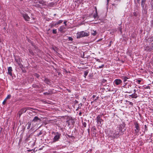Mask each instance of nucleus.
<instances>
[{"label":"nucleus","instance_id":"nucleus-1","mask_svg":"<svg viewBox=\"0 0 153 153\" xmlns=\"http://www.w3.org/2000/svg\"><path fill=\"white\" fill-rule=\"evenodd\" d=\"M123 126L120 125L118 128L119 131H112V134L111 135L114 138H117L119 136V134L122 135L123 134V131L122 129Z\"/></svg>","mask_w":153,"mask_h":153},{"label":"nucleus","instance_id":"nucleus-2","mask_svg":"<svg viewBox=\"0 0 153 153\" xmlns=\"http://www.w3.org/2000/svg\"><path fill=\"white\" fill-rule=\"evenodd\" d=\"M89 35V32H85L84 31H80L77 33L76 38L78 39L83 37L87 36Z\"/></svg>","mask_w":153,"mask_h":153},{"label":"nucleus","instance_id":"nucleus-3","mask_svg":"<svg viewBox=\"0 0 153 153\" xmlns=\"http://www.w3.org/2000/svg\"><path fill=\"white\" fill-rule=\"evenodd\" d=\"M53 133L54 134V136L53 138L52 143H55L58 141L60 138L61 134L59 133L56 132H53Z\"/></svg>","mask_w":153,"mask_h":153},{"label":"nucleus","instance_id":"nucleus-4","mask_svg":"<svg viewBox=\"0 0 153 153\" xmlns=\"http://www.w3.org/2000/svg\"><path fill=\"white\" fill-rule=\"evenodd\" d=\"M96 119L97 124L98 126H101L103 124V120L102 119L101 116L100 115H98Z\"/></svg>","mask_w":153,"mask_h":153},{"label":"nucleus","instance_id":"nucleus-5","mask_svg":"<svg viewBox=\"0 0 153 153\" xmlns=\"http://www.w3.org/2000/svg\"><path fill=\"white\" fill-rule=\"evenodd\" d=\"M113 83L116 85H120L122 83V81L120 79H116L114 81Z\"/></svg>","mask_w":153,"mask_h":153},{"label":"nucleus","instance_id":"nucleus-6","mask_svg":"<svg viewBox=\"0 0 153 153\" xmlns=\"http://www.w3.org/2000/svg\"><path fill=\"white\" fill-rule=\"evenodd\" d=\"M135 131L136 133H138L139 132L140 129L139 127V124L137 123H135Z\"/></svg>","mask_w":153,"mask_h":153},{"label":"nucleus","instance_id":"nucleus-7","mask_svg":"<svg viewBox=\"0 0 153 153\" xmlns=\"http://www.w3.org/2000/svg\"><path fill=\"white\" fill-rule=\"evenodd\" d=\"M22 16L25 21H28L30 19V17L26 14L23 13Z\"/></svg>","mask_w":153,"mask_h":153},{"label":"nucleus","instance_id":"nucleus-8","mask_svg":"<svg viewBox=\"0 0 153 153\" xmlns=\"http://www.w3.org/2000/svg\"><path fill=\"white\" fill-rule=\"evenodd\" d=\"M8 74L10 75V76H12V69L11 67H9L8 68Z\"/></svg>","mask_w":153,"mask_h":153},{"label":"nucleus","instance_id":"nucleus-9","mask_svg":"<svg viewBox=\"0 0 153 153\" xmlns=\"http://www.w3.org/2000/svg\"><path fill=\"white\" fill-rule=\"evenodd\" d=\"M39 3L41 4L44 5H46L47 4V3L46 2H45L43 0H39Z\"/></svg>","mask_w":153,"mask_h":153},{"label":"nucleus","instance_id":"nucleus-10","mask_svg":"<svg viewBox=\"0 0 153 153\" xmlns=\"http://www.w3.org/2000/svg\"><path fill=\"white\" fill-rule=\"evenodd\" d=\"M129 96L130 97L132 98H136L137 97V95L134 92V94L129 95Z\"/></svg>","mask_w":153,"mask_h":153},{"label":"nucleus","instance_id":"nucleus-11","mask_svg":"<svg viewBox=\"0 0 153 153\" xmlns=\"http://www.w3.org/2000/svg\"><path fill=\"white\" fill-rule=\"evenodd\" d=\"M65 29V27H64L63 25L60 27L59 28V29L58 30L61 32L62 33L63 32V30Z\"/></svg>","mask_w":153,"mask_h":153},{"label":"nucleus","instance_id":"nucleus-12","mask_svg":"<svg viewBox=\"0 0 153 153\" xmlns=\"http://www.w3.org/2000/svg\"><path fill=\"white\" fill-rule=\"evenodd\" d=\"M39 120V118L37 117L36 116L34 118L32 121L34 122H36L37 121Z\"/></svg>","mask_w":153,"mask_h":153},{"label":"nucleus","instance_id":"nucleus-13","mask_svg":"<svg viewBox=\"0 0 153 153\" xmlns=\"http://www.w3.org/2000/svg\"><path fill=\"white\" fill-rule=\"evenodd\" d=\"M97 32L95 30H91V34L93 36H95Z\"/></svg>","mask_w":153,"mask_h":153},{"label":"nucleus","instance_id":"nucleus-14","mask_svg":"<svg viewBox=\"0 0 153 153\" xmlns=\"http://www.w3.org/2000/svg\"><path fill=\"white\" fill-rule=\"evenodd\" d=\"M62 22H63V20H59L58 21L56 22L55 23H56V25H58L62 23Z\"/></svg>","mask_w":153,"mask_h":153},{"label":"nucleus","instance_id":"nucleus-15","mask_svg":"<svg viewBox=\"0 0 153 153\" xmlns=\"http://www.w3.org/2000/svg\"><path fill=\"white\" fill-rule=\"evenodd\" d=\"M122 78L124 82H126L128 79V78L126 76H123Z\"/></svg>","mask_w":153,"mask_h":153},{"label":"nucleus","instance_id":"nucleus-16","mask_svg":"<svg viewBox=\"0 0 153 153\" xmlns=\"http://www.w3.org/2000/svg\"><path fill=\"white\" fill-rule=\"evenodd\" d=\"M27 109L26 108H23L21 110L20 112H22V113L25 112L27 111Z\"/></svg>","mask_w":153,"mask_h":153},{"label":"nucleus","instance_id":"nucleus-17","mask_svg":"<svg viewBox=\"0 0 153 153\" xmlns=\"http://www.w3.org/2000/svg\"><path fill=\"white\" fill-rule=\"evenodd\" d=\"M28 126L27 127V129H29L30 128L31 125V123L30 122H28L27 123Z\"/></svg>","mask_w":153,"mask_h":153},{"label":"nucleus","instance_id":"nucleus-18","mask_svg":"<svg viewBox=\"0 0 153 153\" xmlns=\"http://www.w3.org/2000/svg\"><path fill=\"white\" fill-rule=\"evenodd\" d=\"M88 72L87 71H84V75L85 76H87V75L88 74Z\"/></svg>","mask_w":153,"mask_h":153},{"label":"nucleus","instance_id":"nucleus-19","mask_svg":"<svg viewBox=\"0 0 153 153\" xmlns=\"http://www.w3.org/2000/svg\"><path fill=\"white\" fill-rule=\"evenodd\" d=\"M10 97H11V95L10 94H9L7 96V97L6 98V99L7 100L8 99H10Z\"/></svg>","mask_w":153,"mask_h":153},{"label":"nucleus","instance_id":"nucleus-20","mask_svg":"<svg viewBox=\"0 0 153 153\" xmlns=\"http://www.w3.org/2000/svg\"><path fill=\"white\" fill-rule=\"evenodd\" d=\"M53 33L54 34H56L57 33L56 29H53Z\"/></svg>","mask_w":153,"mask_h":153},{"label":"nucleus","instance_id":"nucleus-21","mask_svg":"<svg viewBox=\"0 0 153 153\" xmlns=\"http://www.w3.org/2000/svg\"><path fill=\"white\" fill-rule=\"evenodd\" d=\"M56 25L55 23H53L51 25V27H53L54 26H55Z\"/></svg>","mask_w":153,"mask_h":153},{"label":"nucleus","instance_id":"nucleus-22","mask_svg":"<svg viewBox=\"0 0 153 153\" xmlns=\"http://www.w3.org/2000/svg\"><path fill=\"white\" fill-rule=\"evenodd\" d=\"M45 82L46 83L48 84L49 82L48 79H45Z\"/></svg>","mask_w":153,"mask_h":153},{"label":"nucleus","instance_id":"nucleus-23","mask_svg":"<svg viewBox=\"0 0 153 153\" xmlns=\"http://www.w3.org/2000/svg\"><path fill=\"white\" fill-rule=\"evenodd\" d=\"M127 102H128L130 105H133V103L132 102H130V101H127Z\"/></svg>","mask_w":153,"mask_h":153},{"label":"nucleus","instance_id":"nucleus-24","mask_svg":"<svg viewBox=\"0 0 153 153\" xmlns=\"http://www.w3.org/2000/svg\"><path fill=\"white\" fill-rule=\"evenodd\" d=\"M34 76L37 78H38L39 77V75L37 74H34Z\"/></svg>","mask_w":153,"mask_h":153},{"label":"nucleus","instance_id":"nucleus-25","mask_svg":"<svg viewBox=\"0 0 153 153\" xmlns=\"http://www.w3.org/2000/svg\"><path fill=\"white\" fill-rule=\"evenodd\" d=\"M104 65H102L101 66H100L99 67V68H103V67L104 66Z\"/></svg>","mask_w":153,"mask_h":153},{"label":"nucleus","instance_id":"nucleus-26","mask_svg":"<svg viewBox=\"0 0 153 153\" xmlns=\"http://www.w3.org/2000/svg\"><path fill=\"white\" fill-rule=\"evenodd\" d=\"M68 39H69V40H70V41H71L73 40V38L72 37H68Z\"/></svg>","mask_w":153,"mask_h":153},{"label":"nucleus","instance_id":"nucleus-27","mask_svg":"<svg viewBox=\"0 0 153 153\" xmlns=\"http://www.w3.org/2000/svg\"><path fill=\"white\" fill-rule=\"evenodd\" d=\"M54 5L53 3H51L49 4V5L50 6H52Z\"/></svg>","mask_w":153,"mask_h":153},{"label":"nucleus","instance_id":"nucleus-28","mask_svg":"<svg viewBox=\"0 0 153 153\" xmlns=\"http://www.w3.org/2000/svg\"><path fill=\"white\" fill-rule=\"evenodd\" d=\"M137 82H138V83L139 84H140V82H141V80H137Z\"/></svg>","mask_w":153,"mask_h":153},{"label":"nucleus","instance_id":"nucleus-29","mask_svg":"<svg viewBox=\"0 0 153 153\" xmlns=\"http://www.w3.org/2000/svg\"><path fill=\"white\" fill-rule=\"evenodd\" d=\"M44 94L45 95H48L49 94V93H44Z\"/></svg>","mask_w":153,"mask_h":153},{"label":"nucleus","instance_id":"nucleus-30","mask_svg":"<svg viewBox=\"0 0 153 153\" xmlns=\"http://www.w3.org/2000/svg\"><path fill=\"white\" fill-rule=\"evenodd\" d=\"M64 24H65V25L66 26L67 25V22L66 21H64Z\"/></svg>","mask_w":153,"mask_h":153},{"label":"nucleus","instance_id":"nucleus-31","mask_svg":"<svg viewBox=\"0 0 153 153\" xmlns=\"http://www.w3.org/2000/svg\"><path fill=\"white\" fill-rule=\"evenodd\" d=\"M75 0V2H80V0Z\"/></svg>","mask_w":153,"mask_h":153},{"label":"nucleus","instance_id":"nucleus-32","mask_svg":"<svg viewBox=\"0 0 153 153\" xmlns=\"http://www.w3.org/2000/svg\"><path fill=\"white\" fill-rule=\"evenodd\" d=\"M97 14H95L94 15V17L95 18L96 17H97Z\"/></svg>","mask_w":153,"mask_h":153},{"label":"nucleus","instance_id":"nucleus-33","mask_svg":"<svg viewBox=\"0 0 153 153\" xmlns=\"http://www.w3.org/2000/svg\"><path fill=\"white\" fill-rule=\"evenodd\" d=\"M144 1H145L144 0H142V1H141L142 4L144 2Z\"/></svg>","mask_w":153,"mask_h":153},{"label":"nucleus","instance_id":"nucleus-34","mask_svg":"<svg viewBox=\"0 0 153 153\" xmlns=\"http://www.w3.org/2000/svg\"><path fill=\"white\" fill-rule=\"evenodd\" d=\"M22 112H21V113H20V112H19V116H20L21 115V114H22Z\"/></svg>","mask_w":153,"mask_h":153},{"label":"nucleus","instance_id":"nucleus-35","mask_svg":"<svg viewBox=\"0 0 153 153\" xmlns=\"http://www.w3.org/2000/svg\"><path fill=\"white\" fill-rule=\"evenodd\" d=\"M6 102H5V101H3V102H2V103L3 105H4L5 103Z\"/></svg>","mask_w":153,"mask_h":153},{"label":"nucleus","instance_id":"nucleus-36","mask_svg":"<svg viewBox=\"0 0 153 153\" xmlns=\"http://www.w3.org/2000/svg\"><path fill=\"white\" fill-rule=\"evenodd\" d=\"M7 100V99H6V98H5V99H4V101H5V102H6V100Z\"/></svg>","mask_w":153,"mask_h":153},{"label":"nucleus","instance_id":"nucleus-37","mask_svg":"<svg viewBox=\"0 0 153 153\" xmlns=\"http://www.w3.org/2000/svg\"><path fill=\"white\" fill-rule=\"evenodd\" d=\"M107 0V4H108L109 1L110 0Z\"/></svg>","mask_w":153,"mask_h":153},{"label":"nucleus","instance_id":"nucleus-38","mask_svg":"<svg viewBox=\"0 0 153 153\" xmlns=\"http://www.w3.org/2000/svg\"><path fill=\"white\" fill-rule=\"evenodd\" d=\"M120 31L121 33H122V30L121 29H120Z\"/></svg>","mask_w":153,"mask_h":153},{"label":"nucleus","instance_id":"nucleus-39","mask_svg":"<svg viewBox=\"0 0 153 153\" xmlns=\"http://www.w3.org/2000/svg\"><path fill=\"white\" fill-rule=\"evenodd\" d=\"M134 92H135H135L136 91V90L135 89H134Z\"/></svg>","mask_w":153,"mask_h":153},{"label":"nucleus","instance_id":"nucleus-40","mask_svg":"<svg viewBox=\"0 0 153 153\" xmlns=\"http://www.w3.org/2000/svg\"><path fill=\"white\" fill-rule=\"evenodd\" d=\"M30 53L32 54V55H33V52H30Z\"/></svg>","mask_w":153,"mask_h":153},{"label":"nucleus","instance_id":"nucleus-41","mask_svg":"<svg viewBox=\"0 0 153 153\" xmlns=\"http://www.w3.org/2000/svg\"><path fill=\"white\" fill-rule=\"evenodd\" d=\"M99 60H98L97 61H98L99 62H100V61H99Z\"/></svg>","mask_w":153,"mask_h":153},{"label":"nucleus","instance_id":"nucleus-42","mask_svg":"<svg viewBox=\"0 0 153 153\" xmlns=\"http://www.w3.org/2000/svg\"><path fill=\"white\" fill-rule=\"evenodd\" d=\"M136 15V14H134V15H135V16H136V15Z\"/></svg>","mask_w":153,"mask_h":153},{"label":"nucleus","instance_id":"nucleus-43","mask_svg":"<svg viewBox=\"0 0 153 153\" xmlns=\"http://www.w3.org/2000/svg\"><path fill=\"white\" fill-rule=\"evenodd\" d=\"M136 15V14H134V15H135V16H136V15Z\"/></svg>","mask_w":153,"mask_h":153},{"label":"nucleus","instance_id":"nucleus-44","mask_svg":"<svg viewBox=\"0 0 153 153\" xmlns=\"http://www.w3.org/2000/svg\"><path fill=\"white\" fill-rule=\"evenodd\" d=\"M97 10H96V13H97Z\"/></svg>","mask_w":153,"mask_h":153},{"label":"nucleus","instance_id":"nucleus-45","mask_svg":"<svg viewBox=\"0 0 153 153\" xmlns=\"http://www.w3.org/2000/svg\"><path fill=\"white\" fill-rule=\"evenodd\" d=\"M145 127H146V126L145 125Z\"/></svg>","mask_w":153,"mask_h":153}]
</instances>
